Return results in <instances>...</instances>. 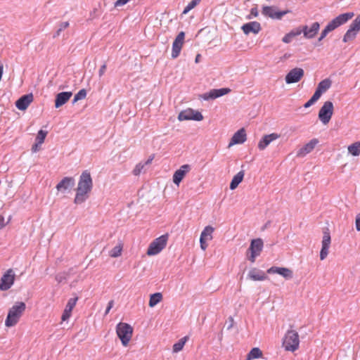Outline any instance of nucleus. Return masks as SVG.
Listing matches in <instances>:
<instances>
[{"label":"nucleus","instance_id":"14","mask_svg":"<svg viewBox=\"0 0 360 360\" xmlns=\"http://www.w3.org/2000/svg\"><path fill=\"white\" fill-rule=\"evenodd\" d=\"M304 70L300 68L292 69L285 76V82L292 84L299 82L304 76Z\"/></svg>","mask_w":360,"mask_h":360},{"label":"nucleus","instance_id":"55","mask_svg":"<svg viewBox=\"0 0 360 360\" xmlns=\"http://www.w3.org/2000/svg\"><path fill=\"white\" fill-rule=\"evenodd\" d=\"M250 13L254 15V16H257L258 15V11H257V9L256 8H252L251 9V11H250Z\"/></svg>","mask_w":360,"mask_h":360},{"label":"nucleus","instance_id":"34","mask_svg":"<svg viewBox=\"0 0 360 360\" xmlns=\"http://www.w3.org/2000/svg\"><path fill=\"white\" fill-rule=\"evenodd\" d=\"M348 151L354 156H358L360 154V142H355L348 146Z\"/></svg>","mask_w":360,"mask_h":360},{"label":"nucleus","instance_id":"23","mask_svg":"<svg viewBox=\"0 0 360 360\" xmlns=\"http://www.w3.org/2000/svg\"><path fill=\"white\" fill-rule=\"evenodd\" d=\"M247 139L245 130L242 128L238 130L232 136L231 141L229 144V146H231L235 144H241L243 143Z\"/></svg>","mask_w":360,"mask_h":360},{"label":"nucleus","instance_id":"41","mask_svg":"<svg viewBox=\"0 0 360 360\" xmlns=\"http://www.w3.org/2000/svg\"><path fill=\"white\" fill-rule=\"evenodd\" d=\"M356 31L360 30V15H358L350 25Z\"/></svg>","mask_w":360,"mask_h":360},{"label":"nucleus","instance_id":"28","mask_svg":"<svg viewBox=\"0 0 360 360\" xmlns=\"http://www.w3.org/2000/svg\"><path fill=\"white\" fill-rule=\"evenodd\" d=\"M331 84L332 82L330 79H325L319 83L316 89L323 94L330 88Z\"/></svg>","mask_w":360,"mask_h":360},{"label":"nucleus","instance_id":"50","mask_svg":"<svg viewBox=\"0 0 360 360\" xmlns=\"http://www.w3.org/2000/svg\"><path fill=\"white\" fill-rule=\"evenodd\" d=\"M130 0H117L115 3V6H120L126 4Z\"/></svg>","mask_w":360,"mask_h":360},{"label":"nucleus","instance_id":"32","mask_svg":"<svg viewBox=\"0 0 360 360\" xmlns=\"http://www.w3.org/2000/svg\"><path fill=\"white\" fill-rule=\"evenodd\" d=\"M188 339V336H184V338H181L177 342H176L173 345V352L177 353L181 351L184 348V345L186 344Z\"/></svg>","mask_w":360,"mask_h":360},{"label":"nucleus","instance_id":"36","mask_svg":"<svg viewBox=\"0 0 360 360\" xmlns=\"http://www.w3.org/2000/svg\"><path fill=\"white\" fill-rule=\"evenodd\" d=\"M69 25H70V24L68 21L60 22L58 25V27L57 30L56 31L55 34H53V37L56 38V37H59L62 31H63L64 30L68 28L69 27Z\"/></svg>","mask_w":360,"mask_h":360},{"label":"nucleus","instance_id":"11","mask_svg":"<svg viewBox=\"0 0 360 360\" xmlns=\"http://www.w3.org/2000/svg\"><path fill=\"white\" fill-rule=\"evenodd\" d=\"M15 281V274L13 269H10L2 276L0 281V290L5 291L8 290Z\"/></svg>","mask_w":360,"mask_h":360},{"label":"nucleus","instance_id":"5","mask_svg":"<svg viewBox=\"0 0 360 360\" xmlns=\"http://www.w3.org/2000/svg\"><path fill=\"white\" fill-rule=\"evenodd\" d=\"M117 335L120 339L123 346H127L133 333L132 327L126 323H120L116 327Z\"/></svg>","mask_w":360,"mask_h":360},{"label":"nucleus","instance_id":"21","mask_svg":"<svg viewBox=\"0 0 360 360\" xmlns=\"http://www.w3.org/2000/svg\"><path fill=\"white\" fill-rule=\"evenodd\" d=\"M32 101L33 95L32 94H25L17 100L15 102V106L20 110H25L28 108Z\"/></svg>","mask_w":360,"mask_h":360},{"label":"nucleus","instance_id":"29","mask_svg":"<svg viewBox=\"0 0 360 360\" xmlns=\"http://www.w3.org/2000/svg\"><path fill=\"white\" fill-rule=\"evenodd\" d=\"M358 31H356L351 25L343 37L342 41L347 42L355 39Z\"/></svg>","mask_w":360,"mask_h":360},{"label":"nucleus","instance_id":"16","mask_svg":"<svg viewBox=\"0 0 360 360\" xmlns=\"http://www.w3.org/2000/svg\"><path fill=\"white\" fill-rule=\"evenodd\" d=\"M231 91V89L229 88H221V89H214L210 90L209 92L203 94L201 97L205 100L208 101L210 99H215L224 95L229 94Z\"/></svg>","mask_w":360,"mask_h":360},{"label":"nucleus","instance_id":"17","mask_svg":"<svg viewBox=\"0 0 360 360\" xmlns=\"http://www.w3.org/2000/svg\"><path fill=\"white\" fill-rule=\"evenodd\" d=\"M191 170V165H184L180 167L179 169H177L173 175V182L176 186H179L180 182L184 178L186 174L189 172Z\"/></svg>","mask_w":360,"mask_h":360},{"label":"nucleus","instance_id":"38","mask_svg":"<svg viewBox=\"0 0 360 360\" xmlns=\"http://www.w3.org/2000/svg\"><path fill=\"white\" fill-rule=\"evenodd\" d=\"M201 0H192L191 2L188 4V5L184 8L183 11L184 14H186L188 13L191 10L194 8L200 2Z\"/></svg>","mask_w":360,"mask_h":360},{"label":"nucleus","instance_id":"27","mask_svg":"<svg viewBox=\"0 0 360 360\" xmlns=\"http://www.w3.org/2000/svg\"><path fill=\"white\" fill-rule=\"evenodd\" d=\"M245 176V172L243 170L238 172L232 179L230 184V189L234 190L236 189L239 184L242 182Z\"/></svg>","mask_w":360,"mask_h":360},{"label":"nucleus","instance_id":"42","mask_svg":"<svg viewBox=\"0 0 360 360\" xmlns=\"http://www.w3.org/2000/svg\"><path fill=\"white\" fill-rule=\"evenodd\" d=\"M145 165L142 163H139L136 165L135 168L133 170V174L135 176H138L141 174Z\"/></svg>","mask_w":360,"mask_h":360},{"label":"nucleus","instance_id":"59","mask_svg":"<svg viewBox=\"0 0 360 360\" xmlns=\"http://www.w3.org/2000/svg\"><path fill=\"white\" fill-rule=\"evenodd\" d=\"M323 39H324V38H323V37H322L320 35V37H319V39H318V41H322Z\"/></svg>","mask_w":360,"mask_h":360},{"label":"nucleus","instance_id":"37","mask_svg":"<svg viewBox=\"0 0 360 360\" xmlns=\"http://www.w3.org/2000/svg\"><path fill=\"white\" fill-rule=\"evenodd\" d=\"M47 134L48 132L46 131H44L42 129L39 130L36 137V142H38L39 145H41L44 143Z\"/></svg>","mask_w":360,"mask_h":360},{"label":"nucleus","instance_id":"26","mask_svg":"<svg viewBox=\"0 0 360 360\" xmlns=\"http://www.w3.org/2000/svg\"><path fill=\"white\" fill-rule=\"evenodd\" d=\"M248 278L252 281H264L266 278V276L264 271L254 268L248 272Z\"/></svg>","mask_w":360,"mask_h":360},{"label":"nucleus","instance_id":"57","mask_svg":"<svg viewBox=\"0 0 360 360\" xmlns=\"http://www.w3.org/2000/svg\"><path fill=\"white\" fill-rule=\"evenodd\" d=\"M62 279H63V276H60V275H57L56 276V280L58 281V282H61L62 281Z\"/></svg>","mask_w":360,"mask_h":360},{"label":"nucleus","instance_id":"45","mask_svg":"<svg viewBox=\"0 0 360 360\" xmlns=\"http://www.w3.org/2000/svg\"><path fill=\"white\" fill-rule=\"evenodd\" d=\"M322 95V93L320 92V91H318L317 89H316L314 95L311 96V98L315 101L316 102L319 98Z\"/></svg>","mask_w":360,"mask_h":360},{"label":"nucleus","instance_id":"18","mask_svg":"<svg viewBox=\"0 0 360 360\" xmlns=\"http://www.w3.org/2000/svg\"><path fill=\"white\" fill-rule=\"evenodd\" d=\"M280 135L276 133L264 135L258 143L259 150H264L272 141L278 139Z\"/></svg>","mask_w":360,"mask_h":360},{"label":"nucleus","instance_id":"15","mask_svg":"<svg viewBox=\"0 0 360 360\" xmlns=\"http://www.w3.org/2000/svg\"><path fill=\"white\" fill-rule=\"evenodd\" d=\"M331 238L330 233L328 231H325L323 233V236L321 242V250L320 251V259L324 260L329 252V248L330 245Z\"/></svg>","mask_w":360,"mask_h":360},{"label":"nucleus","instance_id":"35","mask_svg":"<svg viewBox=\"0 0 360 360\" xmlns=\"http://www.w3.org/2000/svg\"><path fill=\"white\" fill-rule=\"evenodd\" d=\"M122 251V244L119 243L111 250L109 255L111 257H117L120 255H121Z\"/></svg>","mask_w":360,"mask_h":360},{"label":"nucleus","instance_id":"1","mask_svg":"<svg viewBox=\"0 0 360 360\" xmlns=\"http://www.w3.org/2000/svg\"><path fill=\"white\" fill-rule=\"evenodd\" d=\"M92 188L93 180L91 174L88 170H85L79 176L74 202L77 205L84 202L88 199Z\"/></svg>","mask_w":360,"mask_h":360},{"label":"nucleus","instance_id":"44","mask_svg":"<svg viewBox=\"0 0 360 360\" xmlns=\"http://www.w3.org/2000/svg\"><path fill=\"white\" fill-rule=\"evenodd\" d=\"M289 33L291 35V37H292L298 36V35L301 34L302 33H303L302 27H297L296 30H293L290 31Z\"/></svg>","mask_w":360,"mask_h":360},{"label":"nucleus","instance_id":"22","mask_svg":"<svg viewBox=\"0 0 360 360\" xmlns=\"http://www.w3.org/2000/svg\"><path fill=\"white\" fill-rule=\"evenodd\" d=\"M319 143V140L317 139H313L309 142L306 143L303 147H302L297 153V157H304L307 154L311 153L316 146Z\"/></svg>","mask_w":360,"mask_h":360},{"label":"nucleus","instance_id":"25","mask_svg":"<svg viewBox=\"0 0 360 360\" xmlns=\"http://www.w3.org/2000/svg\"><path fill=\"white\" fill-rule=\"evenodd\" d=\"M72 95V94L71 91H63L58 94L56 96L55 107L58 108L66 103Z\"/></svg>","mask_w":360,"mask_h":360},{"label":"nucleus","instance_id":"54","mask_svg":"<svg viewBox=\"0 0 360 360\" xmlns=\"http://www.w3.org/2000/svg\"><path fill=\"white\" fill-rule=\"evenodd\" d=\"M153 158H154L153 155L150 156L149 158L145 162V163L143 165L146 166V165L150 164L152 162Z\"/></svg>","mask_w":360,"mask_h":360},{"label":"nucleus","instance_id":"20","mask_svg":"<svg viewBox=\"0 0 360 360\" xmlns=\"http://www.w3.org/2000/svg\"><path fill=\"white\" fill-rule=\"evenodd\" d=\"M320 28V24L318 22L312 23L310 27L307 25L302 27L304 37L307 39L314 38L318 33Z\"/></svg>","mask_w":360,"mask_h":360},{"label":"nucleus","instance_id":"6","mask_svg":"<svg viewBox=\"0 0 360 360\" xmlns=\"http://www.w3.org/2000/svg\"><path fill=\"white\" fill-rule=\"evenodd\" d=\"M169 236L164 234L155 238L147 250V255L149 256L155 255L160 253L167 245Z\"/></svg>","mask_w":360,"mask_h":360},{"label":"nucleus","instance_id":"43","mask_svg":"<svg viewBox=\"0 0 360 360\" xmlns=\"http://www.w3.org/2000/svg\"><path fill=\"white\" fill-rule=\"evenodd\" d=\"M283 267L271 266L267 270L268 274H281Z\"/></svg>","mask_w":360,"mask_h":360},{"label":"nucleus","instance_id":"40","mask_svg":"<svg viewBox=\"0 0 360 360\" xmlns=\"http://www.w3.org/2000/svg\"><path fill=\"white\" fill-rule=\"evenodd\" d=\"M285 279H291L293 277V272L291 269L285 267H283L281 273L280 274Z\"/></svg>","mask_w":360,"mask_h":360},{"label":"nucleus","instance_id":"9","mask_svg":"<svg viewBox=\"0 0 360 360\" xmlns=\"http://www.w3.org/2000/svg\"><path fill=\"white\" fill-rule=\"evenodd\" d=\"M203 119V116L201 112L198 111H195L193 109L188 108L184 110H182L179 112L178 115V120L179 121L184 120H195V121H201Z\"/></svg>","mask_w":360,"mask_h":360},{"label":"nucleus","instance_id":"13","mask_svg":"<svg viewBox=\"0 0 360 360\" xmlns=\"http://www.w3.org/2000/svg\"><path fill=\"white\" fill-rule=\"evenodd\" d=\"M75 184V180L73 177H64L56 186L59 192L65 193L72 190Z\"/></svg>","mask_w":360,"mask_h":360},{"label":"nucleus","instance_id":"10","mask_svg":"<svg viewBox=\"0 0 360 360\" xmlns=\"http://www.w3.org/2000/svg\"><path fill=\"white\" fill-rule=\"evenodd\" d=\"M289 13V11H277L276 8L274 6H263L262 13L266 17L271 18L272 19L281 20L283 16Z\"/></svg>","mask_w":360,"mask_h":360},{"label":"nucleus","instance_id":"47","mask_svg":"<svg viewBox=\"0 0 360 360\" xmlns=\"http://www.w3.org/2000/svg\"><path fill=\"white\" fill-rule=\"evenodd\" d=\"M207 240H205L204 238H200V248L202 250H205L207 248Z\"/></svg>","mask_w":360,"mask_h":360},{"label":"nucleus","instance_id":"31","mask_svg":"<svg viewBox=\"0 0 360 360\" xmlns=\"http://www.w3.org/2000/svg\"><path fill=\"white\" fill-rule=\"evenodd\" d=\"M214 228L211 226H205L200 234V238L207 240H211L212 239V233L214 232Z\"/></svg>","mask_w":360,"mask_h":360},{"label":"nucleus","instance_id":"24","mask_svg":"<svg viewBox=\"0 0 360 360\" xmlns=\"http://www.w3.org/2000/svg\"><path fill=\"white\" fill-rule=\"evenodd\" d=\"M77 300L78 298L76 297L70 298L68 300L61 316V319L63 321H67L70 317L73 308L75 307Z\"/></svg>","mask_w":360,"mask_h":360},{"label":"nucleus","instance_id":"4","mask_svg":"<svg viewBox=\"0 0 360 360\" xmlns=\"http://www.w3.org/2000/svg\"><path fill=\"white\" fill-rule=\"evenodd\" d=\"M299 335L295 330H288L283 340V346L287 351L294 352L299 347Z\"/></svg>","mask_w":360,"mask_h":360},{"label":"nucleus","instance_id":"56","mask_svg":"<svg viewBox=\"0 0 360 360\" xmlns=\"http://www.w3.org/2000/svg\"><path fill=\"white\" fill-rule=\"evenodd\" d=\"M4 225V218L0 215V229H1Z\"/></svg>","mask_w":360,"mask_h":360},{"label":"nucleus","instance_id":"3","mask_svg":"<svg viewBox=\"0 0 360 360\" xmlns=\"http://www.w3.org/2000/svg\"><path fill=\"white\" fill-rule=\"evenodd\" d=\"M25 309L26 305L25 302H17L8 311L5 321L6 326L12 327L15 326L25 311Z\"/></svg>","mask_w":360,"mask_h":360},{"label":"nucleus","instance_id":"33","mask_svg":"<svg viewBox=\"0 0 360 360\" xmlns=\"http://www.w3.org/2000/svg\"><path fill=\"white\" fill-rule=\"evenodd\" d=\"M262 356V351L258 347L252 348L247 355L245 360H252L254 359H258Z\"/></svg>","mask_w":360,"mask_h":360},{"label":"nucleus","instance_id":"49","mask_svg":"<svg viewBox=\"0 0 360 360\" xmlns=\"http://www.w3.org/2000/svg\"><path fill=\"white\" fill-rule=\"evenodd\" d=\"M355 226H356V229L358 231H360V213L358 214L356 217Z\"/></svg>","mask_w":360,"mask_h":360},{"label":"nucleus","instance_id":"2","mask_svg":"<svg viewBox=\"0 0 360 360\" xmlns=\"http://www.w3.org/2000/svg\"><path fill=\"white\" fill-rule=\"evenodd\" d=\"M354 13L353 12L340 14L327 24L325 28L322 30L321 36L325 38L329 32L347 22L354 17Z\"/></svg>","mask_w":360,"mask_h":360},{"label":"nucleus","instance_id":"46","mask_svg":"<svg viewBox=\"0 0 360 360\" xmlns=\"http://www.w3.org/2000/svg\"><path fill=\"white\" fill-rule=\"evenodd\" d=\"M106 68H107V65L105 63H104L103 65H102L98 70V76L99 77H101L104 74H105V72L106 70Z\"/></svg>","mask_w":360,"mask_h":360},{"label":"nucleus","instance_id":"7","mask_svg":"<svg viewBox=\"0 0 360 360\" xmlns=\"http://www.w3.org/2000/svg\"><path fill=\"white\" fill-rule=\"evenodd\" d=\"M333 104L331 101H326L319 112V119L323 124H328L333 114Z\"/></svg>","mask_w":360,"mask_h":360},{"label":"nucleus","instance_id":"52","mask_svg":"<svg viewBox=\"0 0 360 360\" xmlns=\"http://www.w3.org/2000/svg\"><path fill=\"white\" fill-rule=\"evenodd\" d=\"M316 102L311 98L307 103H304V107L305 108H309L311 105L314 104Z\"/></svg>","mask_w":360,"mask_h":360},{"label":"nucleus","instance_id":"30","mask_svg":"<svg viewBox=\"0 0 360 360\" xmlns=\"http://www.w3.org/2000/svg\"><path fill=\"white\" fill-rule=\"evenodd\" d=\"M162 300V295L161 292H155L152 294L149 300V307H154L156 304L160 302Z\"/></svg>","mask_w":360,"mask_h":360},{"label":"nucleus","instance_id":"8","mask_svg":"<svg viewBox=\"0 0 360 360\" xmlns=\"http://www.w3.org/2000/svg\"><path fill=\"white\" fill-rule=\"evenodd\" d=\"M264 246L263 240L261 238H256L251 240L248 251L250 252L248 259L251 262H255L257 257L259 256Z\"/></svg>","mask_w":360,"mask_h":360},{"label":"nucleus","instance_id":"51","mask_svg":"<svg viewBox=\"0 0 360 360\" xmlns=\"http://www.w3.org/2000/svg\"><path fill=\"white\" fill-rule=\"evenodd\" d=\"M113 304H114V302L113 300H110L108 304V307L105 309V314H108L109 313V311H110V309H112V307H113Z\"/></svg>","mask_w":360,"mask_h":360},{"label":"nucleus","instance_id":"53","mask_svg":"<svg viewBox=\"0 0 360 360\" xmlns=\"http://www.w3.org/2000/svg\"><path fill=\"white\" fill-rule=\"evenodd\" d=\"M39 146H40L38 142H36L32 147V152H37L38 150Z\"/></svg>","mask_w":360,"mask_h":360},{"label":"nucleus","instance_id":"58","mask_svg":"<svg viewBox=\"0 0 360 360\" xmlns=\"http://www.w3.org/2000/svg\"><path fill=\"white\" fill-rule=\"evenodd\" d=\"M200 54H198L195 57V61L196 63H198L200 60Z\"/></svg>","mask_w":360,"mask_h":360},{"label":"nucleus","instance_id":"19","mask_svg":"<svg viewBox=\"0 0 360 360\" xmlns=\"http://www.w3.org/2000/svg\"><path fill=\"white\" fill-rule=\"evenodd\" d=\"M242 30L245 34L253 33L255 34H258L262 30L261 25L257 21H252L244 24L241 27Z\"/></svg>","mask_w":360,"mask_h":360},{"label":"nucleus","instance_id":"12","mask_svg":"<svg viewBox=\"0 0 360 360\" xmlns=\"http://www.w3.org/2000/svg\"><path fill=\"white\" fill-rule=\"evenodd\" d=\"M185 34L184 32H181L178 34L176 37L175 38L173 44H172V58H176L181 52L182 49L184 41Z\"/></svg>","mask_w":360,"mask_h":360},{"label":"nucleus","instance_id":"39","mask_svg":"<svg viewBox=\"0 0 360 360\" xmlns=\"http://www.w3.org/2000/svg\"><path fill=\"white\" fill-rule=\"evenodd\" d=\"M86 96V91L84 89H80L75 95L72 103H75L79 100L85 98Z\"/></svg>","mask_w":360,"mask_h":360},{"label":"nucleus","instance_id":"48","mask_svg":"<svg viewBox=\"0 0 360 360\" xmlns=\"http://www.w3.org/2000/svg\"><path fill=\"white\" fill-rule=\"evenodd\" d=\"M292 38H293V37H291V35L290 34V33H288V34H286L283 37V38L282 41H283L284 43L288 44V43H290V42L292 41Z\"/></svg>","mask_w":360,"mask_h":360}]
</instances>
